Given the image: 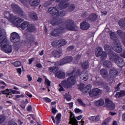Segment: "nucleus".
<instances>
[{
    "instance_id": "nucleus-1",
    "label": "nucleus",
    "mask_w": 125,
    "mask_h": 125,
    "mask_svg": "<svg viewBox=\"0 0 125 125\" xmlns=\"http://www.w3.org/2000/svg\"><path fill=\"white\" fill-rule=\"evenodd\" d=\"M81 69H78L76 72V70L74 69L71 72H67L68 76H71L68 78L67 80H64L61 82V84H59V86L60 87L59 89L60 92L62 91H65L64 88H70L72 87V85L76 84V79H78L81 76Z\"/></svg>"
},
{
    "instance_id": "nucleus-2",
    "label": "nucleus",
    "mask_w": 125,
    "mask_h": 125,
    "mask_svg": "<svg viewBox=\"0 0 125 125\" xmlns=\"http://www.w3.org/2000/svg\"><path fill=\"white\" fill-rule=\"evenodd\" d=\"M65 24L58 25V26H61V27L52 31L50 33L51 36L53 37H59L61 34L65 33L66 30L75 31L76 26H75V23L73 20L70 19L66 20L65 21Z\"/></svg>"
},
{
    "instance_id": "nucleus-3",
    "label": "nucleus",
    "mask_w": 125,
    "mask_h": 125,
    "mask_svg": "<svg viewBox=\"0 0 125 125\" xmlns=\"http://www.w3.org/2000/svg\"><path fill=\"white\" fill-rule=\"evenodd\" d=\"M0 43L1 49L5 53L12 52V45L6 38V33L0 28Z\"/></svg>"
},
{
    "instance_id": "nucleus-4",
    "label": "nucleus",
    "mask_w": 125,
    "mask_h": 125,
    "mask_svg": "<svg viewBox=\"0 0 125 125\" xmlns=\"http://www.w3.org/2000/svg\"><path fill=\"white\" fill-rule=\"evenodd\" d=\"M66 15V11H65L63 9H61L59 10V8H58L57 14L56 16L54 17L52 20L50 21V24L52 26H57L58 25H66L65 21H63L62 19L59 17H63Z\"/></svg>"
},
{
    "instance_id": "nucleus-5",
    "label": "nucleus",
    "mask_w": 125,
    "mask_h": 125,
    "mask_svg": "<svg viewBox=\"0 0 125 125\" xmlns=\"http://www.w3.org/2000/svg\"><path fill=\"white\" fill-rule=\"evenodd\" d=\"M109 60L114 62L115 64H117L118 67L120 68H123L125 66V61L123 59L120 57V56L117 54H116L114 52H111L108 54Z\"/></svg>"
},
{
    "instance_id": "nucleus-6",
    "label": "nucleus",
    "mask_w": 125,
    "mask_h": 125,
    "mask_svg": "<svg viewBox=\"0 0 125 125\" xmlns=\"http://www.w3.org/2000/svg\"><path fill=\"white\" fill-rule=\"evenodd\" d=\"M4 16L5 18L14 24L15 26L17 25L18 22H23V21H24L23 19L20 18H17L16 16H15L13 14H10L8 12H5Z\"/></svg>"
},
{
    "instance_id": "nucleus-7",
    "label": "nucleus",
    "mask_w": 125,
    "mask_h": 125,
    "mask_svg": "<svg viewBox=\"0 0 125 125\" xmlns=\"http://www.w3.org/2000/svg\"><path fill=\"white\" fill-rule=\"evenodd\" d=\"M10 39L11 42L14 43V47L17 48H19V47H20V44H21V42H20V36L18 33L17 32L12 33L11 34Z\"/></svg>"
},
{
    "instance_id": "nucleus-8",
    "label": "nucleus",
    "mask_w": 125,
    "mask_h": 125,
    "mask_svg": "<svg viewBox=\"0 0 125 125\" xmlns=\"http://www.w3.org/2000/svg\"><path fill=\"white\" fill-rule=\"evenodd\" d=\"M11 6L15 14H18L20 17H22V18H24V17L27 16L25 12L23 11V9L21 8L19 5L16 4H12Z\"/></svg>"
},
{
    "instance_id": "nucleus-9",
    "label": "nucleus",
    "mask_w": 125,
    "mask_h": 125,
    "mask_svg": "<svg viewBox=\"0 0 125 125\" xmlns=\"http://www.w3.org/2000/svg\"><path fill=\"white\" fill-rule=\"evenodd\" d=\"M73 57L71 56H67L62 59L60 61L56 62L55 64L58 66H63V65L71 63V62L73 61Z\"/></svg>"
},
{
    "instance_id": "nucleus-10",
    "label": "nucleus",
    "mask_w": 125,
    "mask_h": 125,
    "mask_svg": "<svg viewBox=\"0 0 125 125\" xmlns=\"http://www.w3.org/2000/svg\"><path fill=\"white\" fill-rule=\"evenodd\" d=\"M98 52L96 53V56L97 57H100L101 61H104L107 58V54L105 51H103L102 47L98 46L97 47Z\"/></svg>"
},
{
    "instance_id": "nucleus-11",
    "label": "nucleus",
    "mask_w": 125,
    "mask_h": 125,
    "mask_svg": "<svg viewBox=\"0 0 125 125\" xmlns=\"http://www.w3.org/2000/svg\"><path fill=\"white\" fill-rule=\"evenodd\" d=\"M66 44H67V42H66L64 39L55 40V41H53L51 44L53 47H56V46H58V47H62V46L66 45Z\"/></svg>"
},
{
    "instance_id": "nucleus-12",
    "label": "nucleus",
    "mask_w": 125,
    "mask_h": 125,
    "mask_svg": "<svg viewBox=\"0 0 125 125\" xmlns=\"http://www.w3.org/2000/svg\"><path fill=\"white\" fill-rule=\"evenodd\" d=\"M102 94V90L98 88H93L89 92V95L91 97L99 96Z\"/></svg>"
},
{
    "instance_id": "nucleus-13",
    "label": "nucleus",
    "mask_w": 125,
    "mask_h": 125,
    "mask_svg": "<svg viewBox=\"0 0 125 125\" xmlns=\"http://www.w3.org/2000/svg\"><path fill=\"white\" fill-rule=\"evenodd\" d=\"M112 48L114 51L118 53H121L123 52V47L121 44L118 43L117 42H114L112 45Z\"/></svg>"
},
{
    "instance_id": "nucleus-14",
    "label": "nucleus",
    "mask_w": 125,
    "mask_h": 125,
    "mask_svg": "<svg viewBox=\"0 0 125 125\" xmlns=\"http://www.w3.org/2000/svg\"><path fill=\"white\" fill-rule=\"evenodd\" d=\"M105 102L106 104V107L109 109L110 111H113L114 109H115V104L112 102L110 101L109 99H106L105 100Z\"/></svg>"
},
{
    "instance_id": "nucleus-15",
    "label": "nucleus",
    "mask_w": 125,
    "mask_h": 125,
    "mask_svg": "<svg viewBox=\"0 0 125 125\" xmlns=\"http://www.w3.org/2000/svg\"><path fill=\"white\" fill-rule=\"evenodd\" d=\"M22 22L19 21L17 24L16 27L18 28H21L22 30H25L27 29L28 26L29 25V21H23V23L21 24Z\"/></svg>"
},
{
    "instance_id": "nucleus-16",
    "label": "nucleus",
    "mask_w": 125,
    "mask_h": 125,
    "mask_svg": "<svg viewBox=\"0 0 125 125\" xmlns=\"http://www.w3.org/2000/svg\"><path fill=\"white\" fill-rule=\"evenodd\" d=\"M80 28L81 30H88L90 28V24L88 22H86L85 21H83L80 23Z\"/></svg>"
},
{
    "instance_id": "nucleus-17",
    "label": "nucleus",
    "mask_w": 125,
    "mask_h": 125,
    "mask_svg": "<svg viewBox=\"0 0 125 125\" xmlns=\"http://www.w3.org/2000/svg\"><path fill=\"white\" fill-rule=\"evenodd\" d=\"M97 18H98V15L96 14L91 13L87 18V20L90 22H94L97 20Z\"/></svg>"
},
{
    "instance_id": "nucleus-18",
    "label": "nucleus",
    "mask_w": 125,
    "mask_h": 125,
    "mask_svg": "<svg viewBox=\"0 0 125 125\" xmlns=\"http://www.w3.org/2000/svg\"><path fill=\"white\" fill-rule=\"evenodd\" d=\"M69 125H78V120L76 119V118L73 117V114L72 112H70V118H69Z\"/></svg>"
},
{
    "instance_id": "nucleus-19",
    "label": "nucleus",
    "mask_w": 125,
    "mask_h": 125,
    "mask_svg": "<svg viewBox=\"0 0 125 125\" xmlns=\"http://www.w3.org/2000/svg\"><path fill=\"white\" fill-rule=\"evenodd\" d=\"M58 9V6H56L55 7H51L48 8V12L52 15H56Z\"/></svg>"
},
{
    "instance_id": "nucleus-20",
    "label": "nucleus",
    "mask_w": 125,
    "mask_h": 125,
    "mask_svg": "<svg viewBox=\"0 0 125 125\" xmlns=\"http://www.w3.org/2000/svg\"><path fill=\"white\" fill-rule=\"evenodd\" d=\"M28 16L31 20L33 21H38V14L34 12H31L29 13Z\"/></svg>"
},
{
    "instance_id": "nucleus-21",
    "label": "nucleus",
    "mask_w": 125,
    "mask_h": 125,
    "mask_svg": "<svg viewBox=\"0 0 125 125\" xmlns=\"http://www.w3.org/2000/svg\"><path fill=\"white\" fill-rule=\"evenodd\" d=\"M26 30L28 31V32H30L31 33H33L37 31V28L36 27V26L35 25V24H33L32 23H28L27 29H26Z\"/></svg>"
},
{
    "instance_id": "nucleus-22",
    "label": "nucleus",
    "mask_w": 125,
    "mask_h": 125,
    "mask_svg": "<svg viewBox=\"0 0 125 125\" xmlns=\"http://www.w3.org/2000/svg\"><path fill=\"white\" fill-rule=\"evenodd\" d=\"M110 77L111 79H114L118 76V70L114 68L110 70L109 71Z\"/></svg>"
},
{
    "instance_id": "nucleus-23",
    "label": "nucleus",
    "mask_w": 125,
    "mask_h": 125,
    "mask_svg": "<svg viewBox=\"0 0 125 125\" xmlns=\"http://www.w3.org/2000/svg\"><path fill=\"white\" fill-rule=\"evenodd\" d=\"M55 76V77H57L58 79H65L66 74L64 72L59 71L56 73Z\"/></svg>"
},
{
    "instance_id": "nucleus-24",
    "label": "nucleus",
    "mask_w": 125,
    "mask_h": 125,
    "mask_svg": "<svg viewBox=\"0 0 125 125\" xmlns=\"http://www.w3.org/2000/svg\"><path fill=\"white\" fill-rule=\"evenodd\" d=\"M100 74L104 79H107L109 75L108 71L105 68H103L100 70Z\"/></svg>"
},
{
    "instance_id": "nucleus-25",
    "label": "nucleus",
    "mask_w": 125,
    "mask_h": 125,
    "mask_svg": "<svg viewBox=\"0 0 125 125\" xmlns=\"http://www.w3.org/2000/svg\"><path fill=\"white\" fill-rule=\"evenodd\" d=\"M67 2H68V1H63L59 3L58 5L60 8H61V9H65V8H67V7L69 6V3Z\"/></svg>"
},
{
    "instance_id": "nucleus-26",
    "label": "nucleus",
    "mask_w": 125,
    "mask_h": 125,
    "mask_svg": "<svg viewBox=\"0 0 125 125\" xmlns=\"http://www.w3.org/2000/svg\"><path fill=\"white\" fill-rule=\"evenodd\" d=\"M89 120L91 122H100V116H99V115L96 116H90L89 117Z\"/></svg>"
},
{
    "instance_id": "nucleus-27",
    "label": "nucleus",
    "mask_w": 125,
    "mask_h": 125,
    "mask_svg": "<svg viewBox=\"0 0 125 125\" xmlns=\"http://www.w3.org/2000/svg\"><path fill=\"white\" fill-rule=\"evenodd\" d=\"M111 40L114 41V42H117L118 41V35L115 32H111L110 34Z\"/></svg>"
},
{
    "instance_id": "nucleus-28",
    "label": "nucleus",
    "mask_w": 125,
    "mask_h": 125,
    "mask_svg": "<svg viewBox=\"0 0 125 125\" xmlns=\"http://www.w3.org/2000/svg\"><path fill=\"white\" fill-rule=\"evenodd\" d=\"M124 96H125V91L124 90H121L115 95V97H118V98L124 97Z\"/></svg>"
},
{
    "instance_id": "nucleus-29",
    "label": "nucleus",
    "mask_w": 125,
    "mask_h": 125,
    "mask_svg": "<svg viewBox=\"0 0 125 125\" xmlns=\"http://www.w3.org/2000/svg\"><path fill=\"white\" fill-rule=\"evenodd\" d=\"M41 2V0H30L29 3L31 6H38Z\"/></svg>"
},
{
    "instance_id": "nucleus-30",
    "label": "nucleus",
    "mask_w": 125,
    "mask_h": 125,
    "mask_svg": "<svg viewBox=\"0 0 125 125\" xmlns=\"http://www.w3.org/2000/svg\"><path fill=\"white\" fill-rule=\"evenodd\" d=\"M81 67L82 69L84 70H86L89 68V62L85 61L84 62L81 63Z\"/></svg>"
},
{
    "instance_id": "nucleus-31",
    "label": "nucleus",
    "mask_w": 125,
    "mask_h": 125,
    "mask_svg": "<svg viewBox=\"0 0 125 125\" xmlns=\"http://www.w3.org/2000/svg\"><path fill=\"white\" fill-rule=\"evenodd\" d=\"M95 105L98 107H101L104 105V100L101 99L96 102H95Z\"/></svg>"
},
{
    "instance_id": "nucleus-32",
    "label": "nucleus",
    "mask_w": 125,
    "mask_h": 125,
    "mask_svg": "<svg viewBox=\"0 0 125 125\" xmlns=\"http://www.w3.org/2000/svg\"><path fill=\"white\" fill-rule=\"evenodd\" d=\"M103 65L105 68H108V69L112 68V66H113L112 62L109 61H104L103 63Z\"/></svg>"
},
{
    "instance_id": "nucleus-33",
    "label": "nucleus",
    "mask_w": 125,
    "mask_h": 125,
    "mask_svg": "<svg viewBox=\"0 0 125 125\" xmlns=\"http://www.w3.org/2000/svg\"><path fill=\"white\" fill-rule=\"evenodd\" d=\"M61 53H62V51L56 50L53 51L52 54L54 57H58V58H59L60 56H61L60 55Z\"/></svg>"
},
{
    "instance_id": "nucleus-34",
    "label": "nucleus",
    "mask_w": 125,
    "mask_h": 125,
    "mask_svg": "<svg viewBox=\"0 0 125 125\" xmlns=\"http://www.w3.org/2000/svg\"><path fill=\"white\" fill-rule=\"evenodd\" d=\"M67 7V12H72L75 10V5L73 4H71L70 5L68 4Z\"/></svg>"
},
{
    "instance_id": "nucleus-35",
    "label": "nucleus",
    "mask_w": 125,
    "mask_h": 125,
    "mask_svg": "<svg viewBox=\"0 0 125 125\" xmlns=\"http://www.w3.org/2000/svg\"><path fill=\"white\" fill-rule=\"evenodd\" d=\"M118 24L121 28H125V17L124 19H121L118 21Z\"/></svg>"
},
{
    "instance_id": "nucleus-36",
    "label": "nucleus",
    "mask_w": 125,
    "mask_h": 125,
    "mask_svg": "<svg viewBox=\"0 0 125 125\" xmlns=\"http://www.w3.org/2000/svg\"><path fill=\"white\" fill-rule=\"evenodd\" d=\"M48 70L50 73H56V72L58 71V68L54 66L50 67H49Z\"/></svg>"
},
{
    "instance_id": "nucleus-37",
    "label": "nucleus",
    "mask_w": 125,
    "mask_h": 125,
    "mask_svg": "<svg viewBox=\"0 0 125 125\" xmlns=\"http://www.w3.org/2000/svg\"><path fill=\"white\" fill-rule=\"evenodd\" d=\"M78 89H80V91H84V90H85L84 84L81 83L80 84L78 85Z\"/></svg>"
},
{
    "instance_id": "nucleus-38",
    "label": "nucleus",
    "mask_w": 125,
    "mask_h": 125,
    "mask_svg": "<svg viewBox=\"0 0 125 125\" xmlns=\"http://www.w3.org/2000/svg\"><path fill=\"white\" fill-rule=\"evenodd\" d=\"M12 64L14 67H20L21 66V62L19 61H17L12 63Z\"/></svg>"
},
{
    "instance_id": "nucleus-39",
    "label": "nucleus",
    "mask_w": 125,
    "mask_h": 125,
    "mask_svg": "<svg viewBox=\"0 0 125 125\" xmlns=\"http://www.w3.org/2000/svg\"><path fill=\"white\" fill-rule=\"evenodd\" d=\"M77 102L80 106H82L83 107H85L86 106L85 104L83 103V102L82 99H77Z\"/></svg>"
},
{
    "instance_id": "nucleus-40",
    "label": "nucleus",
    "mask_w": 125,
    "mask_h": 125,
    "mask_svg": "<svg viewBox=\"0 0 125 125\" xmlns=\"http://www.w3.org/2000/svg\"><path fill=\"white\" fill-rule=\"evenodd\" d=\"M44 83L47 85V88H49V86H51L50 83H51V82L47 78H45Z\"/></svg>"
},
{
    "instance_id": "nucleus-41",
    "label": "nucleus",
    "mask_w": 125,
    "mask_h": 125,
    "mask_svg": "<svg viewBox=\"0 0 125 125\" xmlns=\"http://www.w3.org/2000/svg\"><path fill=\"white\" fill-rule=\"evenodd\" d=\"M63 97H64V99H66L67 100V101H71V100L72 99V98L71 97V96H70L67 93H65Z\"/></svg>"
},
{
    "instance_id": "nucleus-42",
    "label": "nucleus",
    "mask_w": 125,
    "mask_h": 125,
    "mask_svg": "<svg viewBox=\"0 0 125 125\" xmlns=\"http://www.w3.org/2000/svg\"><path fill=\"white\" fill-rule=\"evenodd\" d=\"M2 93L4 95H8V94L10 93V90L9 89H6L5 90H2Z\"/></svg>"
},
{
    "instance_id": "nucleus-43",
    "label": "nucleus",
    "mask_w": 125,
    "mask_h": 125,
    "mask_svg": "<svg viewBox=\"0 0 125 125\" xmlns=\"http://www.w3.org/2000/svg\"><path fill=\"white\" fill-rule=\"evenodd\" d=\"M91 89V85L90 84H88L85 87V92H88V90Z\"/></svg>"
},
{
    "instance_id": "nucleus-44",
    "label": "nucleus",
    "mask_w": 125,
    "mask_h": 125,
    "mask_svg": "<svg viewBox=\"0 0 125 125\" xmlns=\"http://www.w3.org/2000/svg\"><path fill=\"white\" fill-rule=\"evenodd\" d=\"M10 92L13 94H20V92L18 91H16L15 90H12V89H10Z\"/></svg>"
},
{
    "instance_id": "nucleus-45",
    "label": "nucleus",
    "mask_w": 125,
    "mask_h": 125,
    "mask_svg": "<svg viewBox=\"0 0 125 125\" xmlns=\"http://www.w3.org/2000/svg\"><path fill=\"white\" fill-rule=\"evenodd\" d=\"M18 125L17 123H16L15 122L12 121V120H10L8 122V125Z\"/></svg>"
},
{
    "instance_id": "nucleus-46",
    "label": "nucleus",
    "mask_w": 125,
    "mask_h": 125,
    "mask_svg": "<svg viewBox=\"0 0 125 125\" xmlns=\"http://www.w3.org/2000/svg\"><path fill=\"white\" fill-rule=\"evenodd\" d=\"M83 81H86L88 80V75L87 73H85L84 76L83 78Z\"/></svg>"
},
{
    "instance_id": "nucleus-47",
    "label": "nucleus",
    "mask_w": 125,
    "mask_h": 125,
    "mask_svg": "<svg viewBox=\"0 0 125 125\" xmlns=\"http://www.w3.org/2000/svg\"><path fill=\"white\" fill-rule=\"evenodd\" d=\"M121 85H122V83H120L117 84V86L115 87L116 91H119L120 90V86H121Z\"/></svg>"
},
{
    "instance_id": "nucleus-48",
    "label": "nucleus",
    "mask_w": 125,
    "mask_h": 125,
    "mask_svg": "<svg viewBox=\"0 0 125 125\" xmlns=\"http://www.w3.org/2000/svg\"><path fill=\"white\" fill-rule=\"evenodd\" d=\"M75 113H80V114H82L83 113V110L80 108H76L75 109Z\"/></svg>"
},
{
    "instance_id": "nucleus-49",
    "label": "nucleus",
    "mask_w": 125,
    "mask_h": 125,
    "mask_svg": "<svg viewBox=\"0 0 125 125\" xmlns=\"http://www.w3.org/2000/svg\"><path fill=\"white\" fill-rule=\"evenodd\" d=\"M4 121H5V117L4 116H2L1 117H0V125H1Z\"/></svg>"
},
{
    "instance_id": "nucleus-50",
    "label": "nucleus",
    "mask_w": 125,
    "mask_h": 125,
    "mask_svg": "<svg viewBox=\"0 0 125 125\" xmlns=\"http://www.w3.org/2000/svg\"><path fill=\"white\" fill-rule=\"evenodd\" d=\"M55 120H61V114L58 113L55 118Z\"/></svg>"
},
{
    "instance_id": "nucleus-51",
    "label": "nucleus",
    "mask_w": 125,
    "mask_h": 125,
    "mask_svg": "<svg viewBox=\"0 0 125 125\" xmlns=\"http://www.w3.org/2000/svg\"><path fill=\"white\" fill-rule=\"evenodd\" d=\"M104 49L105 51H108L109 49H110V46H109V45H105L104 46Z\"/></svg>"
},
{
    "instance_id": "nucleus-52",
    "label": "nucleus",
    "mask_w": 125,
    "mask_h": 125,
    "mask_svg": "<svg viewBox=\"0 0 125 125\" xmlns=\"http://www.w3.org/2000/svg\"><path fill=\"white\" fill-rule=\"evenodd\" d=\"M27 42L28 43H33V42H35V40L33 38H30L28 40Z\"/></svg>"
},
{
    "instance_id": "nucleus-53",
    "label": "nucleus",
    "mask_w": 125,
    "mask_h": 125,
    "mask_svg": "<svg viewBox=\"0 0 125 125\" xmlns=\"http://www.w3.org/2000/svg\"><path fill=\"white\" fill-rule=\"evenodd\" d=\"M82 17H87V16H88V14L87 12H84L82 14Z\"/></svg>"
},
{
    "instance_id": "nucleus-54",
    "label": "nucleus",
    "mask_w": 125,
    "mask_h": 125,
    "mask_svg": "<svg viewBox=\"0 0 125 125\" xmlns=\"http://www.w3.org/2000/svg\"><path fill=\"white\" fill-rule=\"evenodd\" d=\"M50 4H51V3L49 1H47L44 4V7H47V6H49Z\"/></svg>"
},
{
    "instance_id": "nucleus-55",
    "label": "nucleus",
    "mask_w": 125,
    "mask_h": 125,
    "mask_svg": "<svg viewBox=\"0 0 125 125\" xmlns=\"http://www.w3.org/2000/svg\"><path fill=\"white\" fill-rule=\"evenodd\" d=\"M70 0H56V2L61 3L63 1H69Z\"/></svg>"
},
{
    "instance_id": "nucleus-56",
    "label": "nucleus",
    "mask_w": 125,
    "mask_h": 125,
    "mask_svg": "<svg viewBox=\"0 0 125 125\" xmlns=\"http://www.w3.org/2000/svg\"><path fill=\"white\" fill-rule=\"evenodd\" d=\"M43 100H44V101H45V102H49V103L51 102V100L47 97L44 98Z\"/></svg>"
},
{
    "instance_id": "nucleus-57",
    "label": "nucleus",
    "mask_w": 125,
    "mask_h": 125,
    "mask_svg": "<svg viewBox=\"0 0 125 125\" xmlns=\"http://www.w3.org/2000/svg\"><path fill=\"white\" fill-rule=\"evenodd\" d=\"M108 122H109V119H105L104 122L102 123V125H108Z\"/></svg>"
},
{
    "instance_id": "nucleus-58",
    "label": "nucleus",
    "mask_w": 125,
    "mask_h": 125,
    "mask_svg": "<svg viewBox=\"0 0 125 125\" xmlns=\"http://www.w3.org/2000/svg\"><path fill=\"white\" fill-rule=\"evenodd\" d=\"M17 72L19 75H21V74H22V69H21V68H17Z\"/></svg>"
},
{
    "instance_id": "nucleus-59",
    "label": "nucleus",
    "mask_w": 125,
    "mask_h": 125,
    "mask_svg": "<svg viewBox=\"0 0 125 125\" xmlns=\"http://www.w3.org/2000/svg\"><path fill=\"white\" fill-rule=\"evenodd\" d=\"M25 94H26V95H27V96H28L30 98H32L33 97V95H32V94H31L29 92H26Z\"/></svg>"
},
{
    "instance_id": "nucleus-60",
    "label": "nucleus",
    "mask_w": 125,
    "mask_h": 125,
    "mask_svg": "<svg viewBox=\"0 0 125 125\" xmlns=\"http://www.w3.org/2000/svg\"><path fill=\"white\" fill-rule=\"evenodd\" d=\"M75 48V47L74 46H69L67 47V50H69V51H71V50H73Z\"/></svg>"
},
{
    "instance_id": "nucleus-61",
    "label": "nucleus",
    "mask_w": 125,
    "mask_h": 125,
    "mask_svg": "<svg viewBox=\"0 0 125 125\" xmlns=\"http://www.w3.org/2000/svg\"><path fill=\"white\" fill-rule=\"evenodd\" d=\"M27 78L28 79V82H31L32 80H33V78H32V77L30 75H27Z\"/></svg>"
},
{
    "instance_id": "nucleus-62",
    "label": "nucleus",
    "mask_w": 125,
    "mask_h": 125,
    "mask_svg": "<svg viewBox=\"0 0 125 125\" xmlns=\"http://www.w3.org/2000/svg\"><path fill=\"white\" fill-rule=\"evenodd\" d=\"M52 113H53V114H56V113H57V109L55 108H52Z\"/></svg>"
},
{
    "instance_id": "nucleus-63",
    "label": "nucleus",
    "mask_w": 125,
    "mask_h": 125,
    "mask_svg": "<svg viewBox=\"0 0 125 125\" xmlns=\"http://www.w3.org/2000/svg\"><path fill=\"white\" fill-rule=\"evenodd\" d=\"M6 97H7V98H12L13 96L11 92H10V93L8 94V95H6Z\"/></svg>"
},
{
    "instance_id": "nucleus-64",
    "label": "nucleus",
    "mask_w": 125,
    "mask_h": 125,
    "mask_svg": "<svg viewBox=\"0 0 125 125\" xmlns=\"http://www.w3.org/2000/svg\"><path fill=\"white\" fill-rule=\"evenodd\" d=\"M120 56H121V57H123V58H125V51L123 53L121 54Z\"/></svg>"
}]
</instances>
